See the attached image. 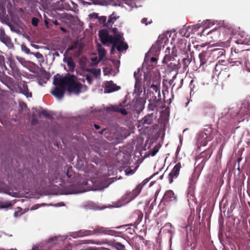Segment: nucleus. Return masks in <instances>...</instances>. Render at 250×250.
<instances>
[{
    "label": "nucleus",
    "mask_w": 250,
    "mask_h": 250,
    "mask_svg": "<svg viewBox=\"0 0 250 250\" xmlns=\"http://www.w3.org/2000/svg\"><path fill=\"white\" fill-rule=\"evenodd\" d=\"M99 37L103 44H112L110 51L111 54L113 53L115 48L120 52L126 50L128 48L127 44L123 42V37L121 35L113 36L109 35L106 30H102L99 32Z\"/></svg>",
    "instance_id": "obj_2"
},
{
    "label": "nucleus",
    "mask_w": 250,
    "mask_h": 250,
    "mask_svg": "<svg viewBox=\"0 0 250 250\" xmlns=\"http://www.w3.org/2000/svg\"><path fill=\"white\" fill-rule=\"evenodd\" d=\"M98 21L99 24L103 25V26L106 27V17L105 16H101L98 18Z\"/></svg>",
    "instance_id": "obj_28"
},
{
    "label": "nucleus",
    "mask_w": 250,
    "mask_h": 250,
    "mask_svg": "<svg viewBox=\"0 0 250 250\" xmlns=\"http://www.w3.org/2000/svg\"><path fill=\"white\" fill-rule=\"evenodd\" d=\"M66 237L65 236H55L53 238H51L48 240L46 243L47 247L50 248L53 247L54 245L60 243L61 242H62L65 240Z\"/></svg>",
    "instance_id": "obj_9"
},
{
    "label": "nucleus",
    "mask_w": 250,
    "mask_h": 250,
    "mask_svg": "<svg viewBox=\"0 0 250 250\" xmlns=\"http://www.w3.org/2000/svg\"><path fill=\"white\" fill-rule=\"evenodd\" d=\"M42 114L46 117L49 116V114L46 110H42Z\"/></svg>",
    "instance_id": "obj_46"
},
{
    "label": "nucleus",
    "mask_w": 250,
    "mask_h": 250,
    "mask_svg": "<svg viewBox=\"0 0 250 250\" xmlns=\"http://www.w3.org/2000/svg\"><path fill=\"white\" fill-rule=\"evenodd\" d=\"M73 48H74V46H70V47H69L68 48V49H67V50H68V51H70V50H72V49H73Z\"/></svg>",
    "instance_id": "obj_52"
},
{
    "label": "nucleus",
    "mask_w": 250,
    "mask_h": 250,
    "mask_svg": "<svg viewBox=\"0 0 250 250\" xmlns=\"http://www.w3.org/2000/svg\"><path fill=\"white\" fill-rule=\"evenodd\" d=\"M16 59L22 65H25L27 63V62L23 58L17 56Z\"/></svg>",
    "instance_id": "obj_34"
},
{
    "label": "nucleus",
    "mask_w": 250,
    "mask_h": 250,
    "mask_svg": "<svg viewBox=\"0 0 250 250\" xmlns=\"http://www.w3.org/2000/svg\"><path fill=\"white\" fill-rule=\"evenodd\" d=\"M195 26V28H196V26H197V28H199V26H197V25H196Z\"/></svg>",
    "instance_id": "obj_63"
},
{
    "label": "nucleus",
    "mask_w": 250,
    "mask_h": 250,
    "mask_svg": "<svg viewBox=\"0 0 250 250\" xmlns=\"http://www.w3.org/2000/svg\"><path fill=\"white\" fill-rule=\"evenodd\" d=\"M219 66H220V65H217H217H216L215 69H217V67H219Z\"/></svg>",
    "instance_id": "obj_58"
},
{
    "label": "nucleus",
    "mask_w": 250,
    "mask_h": 250,
    "mask_svg": "<svg viewBox=\"0 0 250 250\" xmlns=\"http://www.w3.org/2000/svg\"><path fill=\"white\" fill-rule=\"evenodd\" d=\"M245 43H246V44H249L250 43H249V41H248V42L246 41Z\"/></svg>",
    "instance_id": "obj_60"
},
{
    "label": "nucleus",
    "mask_w": 250,
    "mask_h": 250,
    "mask_svg": "<svg viewBox=\"0 0 250 250\" xmlns=\"http://www.w3.org/2000/svg\"><path fill=\"white\" fill-rule=\"evenodd\" d=\"M205 31V30H203V32H202V34L203 35H205V34H204Z\"/></svg>",
    "instance_id": "obj_61"
},
{
    "label": "nucleus",
    "mask_w": 250,
    "mask_h": 250,
    "mask_svg": "<svg viewBox=\"0 0 250 250\" xmlns=\"http://www.w3.org/2000/svg\"><path fill=\"white\" fill-rule=\"evenodd\" d=\"M104 93H111L120 89L119 86H117L112 81H107L103 84Z\"/></svg>",
    "instance_id": "obj_8"
},
{
    "label": "nucleus",
    "mask_w": 250,
    "mask_h": 250,
    "mask_svg": "<svg viewBox=\"0 0 250 250\" xmlns=\"http://www.w3.org/2000/svg\"><path fill=\"white\" fill-rule=\"evenodd\" d=\"M144 100L142 98H136L134 110L139 113L144 109Z\"/></svg>",
    "instance_id": "obj_12"
},
{
    "label": "nucleus",
    "mask_w": 250,
    "mask_h": 250,
    "mask_svg": "<svg viewBox=\"0 0 250 250\" xmlns=\"http://www.w3.org/2000/svg\"><path fill=\"white\" fill-rule=\"evenodd\" d=\"M10 202H0V209L7 208L12 206Z\"/></svg>",
    "instance_id": "obj_30"
},
{
    "label": "nucleus",
    "mask_w": 250,
    "mask_h": 250,
    "mask_svg": "<svg viewBox=\"0 0 250 250\" xmlns=\"http://www.w3.org/2000/svg\"><path fill=\"white\" fill-rule=\"evenodd\" d=\"M117 245L119 246V247L122 249V250H124L125 249V247L124 245H123L122 244H120V243H118L117 244Z\"/></svg>",
    "instance_id": "obj_48"
},
{
    "label": "nucleus",
    "mask_w": 250,
    "mask_h": 250,
    "mask_svg": "<svg viewBox=\"0 0 250 250\" xmlns=\"http://www.w3.org/2000/svg\"><path fill=\"white\" fill-rule=\"evenodd\" d=\"M7 63L11 68V70L17 68L14 61L11 58L7 59Z\"/></svg>",
    "instance_id": "obj_27"
},
{
    "label": "nucleus",
    "mask_w": 250,
    "mask_h": 250,
    "mask_svg": "<svg viewBox=\"0 0 250 250\" xmlns=\"http://www.w3.org/2000/svg\"><path fill=\"white\" fill-rule=\"evenodd\" d=\"M89 17L90 19H92V20L97 19V20H98L99 16H98V14L97 13H92L89 15Z\"/></svg>",
    "instance_id": "obj_37"
},
{
    "label": "nucleus",
    "mask_w": 250,
    "mask_h": 250,
    "mask_svg": "<svg viewBox=\"0 0 250 250\" xmlns=\"http://www.w3.org/2000/svg\"><path fill=\"white\" fill-rule=\"evenodd\" d=\"M63 62L67 63L69 70L73 71L75 67V64L71 58H64Z\"/></svg>",
    "instance_id": "obj_18"
},
{
    "label": "nucleus",
    "mask_w": 250,
    "mask_h": 250,
    "mask_svg": "<svg viewBox=\"0 0 250 250\" xmlns=\"http://www.w3.org/2000/svg\"><path fill=\"white\" fill-rule=\"evenodd\" d=\"M192 187V186H189V188H192V187Z\"/></svg>",
    "instance_id": "obj_62"
},
{
    "label": "nucleus",
    "mask_w": 250,
    "mask_h": 250,
    "mask_svg": "<svg viewBox=\"0 0 250 250\" xmlns=\"http://www.w3.org/2000/svg\"><path fill=\"white\" fill-rule=\"evenodd\" d=\"M125 103H122L119 105H110L106 107L105 109L107 111H113V112H119L123 115H126L127 114L126 111V108H125ZM126 106H128L126 105Z\"/></svg>",
    "instance_id": "obj_6"
},
{
    "label": "nucleus",
    "mask_w": 250,
    "mask_h": 250,
    "mask_svg": "<svg viewBox=\"0 0 250 250\" xmlns=\"http://www.w3.org/2000/svg\"><path fill=\"white\" fill-rule=\"evenodd\" d=\"M210 140L206 133H201L198 138V142L201 146H205Z\"/></svg>",
    "instance_id": "obj_14"
},
{
    "label": "nucleus",
    "mask_w": 250,
    "mask_h": 250,
    "mask_svg": "<svg viewBox=\"0 0 250 250\" xmlns=\"http://www.w3.org/2000/svg\"><path fill=\"white\" fill-rule=\"evenodd\" d=\"M147 19L146 18H144L142 20V23H145L146 25H147L148 23L146 22Z\"/></svg>",
    "instance_id": "obj_47"
},
{
    "label": "nucleus",
    "mask_w": 250,
    "mask_h": 250,
    "mask_svg": "<svg viewBox=\"0 0 250 250\" xmlns=\"http://www.w3.org/2000/svg\"><path fill=\"white\" fill-rule=\"evenodd\" d=\"M22 213L21 212V208L20 207L17 208V210L14 212V217H20Z\"/></svg>",
    "instance_id": "obj_32"
},
{
    "label": "nucleus",
    "mask_w": 250,
    "mask_h": 250,
    "mask_svg": "<svg viewBox=\"0 0 250 250\" xmlns=\"http://www.w3.org/2000/svg\"><path fill=\"white\" fill-rule=\"evenodd\" d=\"M192 82H193V80L191 81L190 84H191V83H192Z\"/></svg>",
    "instance_id": "obj_64"
},
{
    "label": "nucleus",
    "mask_w": 250,
    "mask_h": 250,
    "mask_svg": "<svg viewBox=\"0 0 250 250\" xmlns=\"http://www.w3.org/2000/svg\"><path fill=\"white\" fill-rule=\"evenodd\" d=\"M77 78L74 75H66L62 77L57 74L54 77L53 84L56 86L51 93L58 99H61L65 89L67 88L69 93H74L78 94L85 91L87 87L77 81Z\"/></svg>",
    "instance_id": "obj_1"
},
{
    "label": "nucleus",
    "mask_w": 250,
    "mask_h": 250,
    "mask_svg": "<svg viewBox=\"0 0 250 250\" xmlns=\"http://www.w3.org/2000/svg\"><path fill=\"white\" fill-rule=\"evenodd\" d=\"M97 50L98 51L99 59L100 60L103 59L106 55V51L104 48L100 44H97Z\"/></svg>",
    "instance_id": "obj_17"
},
{
    "label": "nucleus",
    "mask_w": 250,
    "mask_h": 250,
    "mask_svg": "<svg viewBox=\"0 0 250 250\" xmlns=\"http://www.w3.org/2000/svg\"><path fill=\"white\" fill-rule=\"evenodd\" d=\"M61 30L63 32L65 31V29L63 27H61Z\"/></svg>",
    "instance_id": "obj_56"
},
{
    "label": "nucleus",
    "mask_w": 250,
    "mask_h": 250,
    "mask_svg": "<svg viewBox=\"0 0 250 250\" xmlns=\"http://www.w3.org/2000/svg\"><path fill=\"white\" fill-rule=\"evenodd\" d=\"M158 150V148L157 147H155L150 151V154L151 156H154L157 154Z\"/></svg>",
    "instance_id": "obj_39"
},
{
    "label": "nucleus",
    "mask_w": 250,
    "mask_h": 250,
    "mask_svg": "<svg viewBox=\"0 0 250 250\" xmlns=\"http://www.w3.org/2000/svg\"><path fill=\"white\" fill-rule=\"evenodd\" d=\"M166 226H167V227H170L171 228H173V227H172V226L171 224V223H167V225H166Z\"/></svg>",
    "instance_id": "obj_50"
},
{
    "label": "nucleus",
    "mask_w": 250,
    "mask_h": 250,
    "mask_svg": "<svg viewBox=\"0 0 250 250\" xmlns=\"http://www.w3.org/2000/svg\"><path fill=\"white\" fill-rule=\"evenodd\" d=\"M125 175H132L135 172V170L131 169L130 168H126L125 170Z\"/></svg>",
    "instance_id": "obj_36"
},
{
    "label": "nucleus",
    "mask_w": 250,
    "mask_h": 250,
    "mask_svg": "<svg viewBox=\"0 0 250 250\" xmlns=\"http://www.w3.org/2000/svg\"><path fill=\"white\" fill-rule=\"evenodd\" d=\"M90 243L91 244H96V245H101L103 244H106L107 242V240H103L101 242L100 241H94V240H90Z\"/></svg>",
    "instance_id": "obj_33"
},
{
    "label": "nucleus",
    "mask_w": 250,
    "mask_h": 250,
    "mask_svg": "<svg viewBox=\"0 0 250 250\" xmlns=\"http://www.w3.org/2000/svg\"><path fill=\"white\" fill-rule=\"evenodd\" d=\"M91 234V231L86 230H81L74 233L73 237H83Z\"/></svg>",
    "instance_id": "obj_19"
},
{
    "label": "nucleus",
    "mask_w": 250,
    "mask_h": 250,
    "mask_svg": "<svg viewBox=\"0 0 250 250\" xmlns=\"http://www.w3.org/2000/svg\"><path fill=\"white\" fill-rule=\"evenodd\" d=\"M179 34L182 36L186 37H188L190 35L189 32L188 31L187 27H184L179 30Z\"/></svg>",
    "instance_id": "obj_24"
},
{
    "label": "nucleus",
    "mask_w": 250,
    "mask_h": 250,
    "mask_svg": "<svg viewBox=\"0 0 250 250\" xmlns=\"http://www.w3.org/2000/svg\"><path fill=\"white\" fill-rule=\"evenodd\" d=\"M150 61L152 62H156L157 61V59L155 57H152L150 59Z\"/></svg>",
    "instance_id": "obj_49"
},
{
    "label": "nucleus",
    "mask_w": 250,
    "mask_h": 250,
    "mask_svg": "<svg viewBox=\"0 0 250 250\" xmlns=\"http://www.w3.org/2000/svg\"><path fill=\"white\" fill-rule=\"evenodd\" d=\"M199 58L200 61V65H203L207 62V60L205 57V54L201 53L199 55Z\"/></svg>",
    "instance_id": "obj_31"
},
{
    "label": "nucleus",
    "mask_w": 250,
    "mask_h": 250,
    "mask_svg": "<svg viewBox=\"0 0 250 250\" xmlns=\"http://www.w3.org/2000/svg\"><path fill=\"white\" fill-rule=\"evenodd\" d=\"M1 40L8 48H10L13 46V44L8 37L1 38Z\"/></svg>",
    "instance_id": "obj_21"
},
{
    "label": "nucleus",
    "mask_w": 250,
    "mask_h": 250,
    "mask_svg": "<svg viewBox=\"0 0 250 250\" xmlns=\"http://www.w3.org/2000/svg\"><path fill=\"white\" fill-rule=\"evenodd\" d=\"M94 126H95V127L96 128H97V129H99V128H100V126H99V125H97L95 124V125H94Z\"/></svg>",
    "instance_id": "obj_55"
},
{
    "label": "nucleus",
    "mask_w": 250,
    "mask_h": 250,
    "mask_svg": "<svg viewBox=\"0 0 250 250\" xmlns=\"http://www.w3.org/2000/svg\"><path fill=\"white\" fill-rule=\"evenodd\" d=\"M39 22V20L38 19L36 18H33L32 19V24L34 26H36Z\"/></svg>",
    "instance_id": "obj_41"
},
{
    "label": "nucleus",
    "mask_w": 250,
    "mask_h": 250,
    "mask_svg": "<svg viewBox=\"0 0 250 250\" xmlns=\"http://www.w3.org/2000/svg\"><path fill=\"white\" fill-rule=\"evenodd\" d=\"M211 23V24L212 25H213L215 24L214 22H213L212 21H211L210 20H207L205 21V25L207 27H210V25Z\"/></svg>",
    "instance_id": "obj_42"
},
{
    "label": "nucleus",
    "mask_w": 250,
    "mask_h": 250,
    "mask_svg": "<svg viewBox=\"0 0 250 250\" xmlns=\"http://www.w3.org/2000/svg\"><path fill=\"white\" fill-rule=\"evenodd\" d=\"M0 68L3 72L7 70L5 64L4 58L2 56H0Z\"/></svg>",
    "instance_id": "obj_29"
},
{
    "label": "nucleus",
    "mask_w": 250,
    "mask_h": 250,
    "mask_svg": "<svg viewBox=\"0 0 250 250\" xmlns=\"http://www.w3.org/2000/svg\"><path fill=\"white\" fill-rule=\"evenodd\" d=\"M181 168V166L180 163H177L174 167L173 169L169 174V182L170 183L172 182L173 179H175L178 176Z\"/></svg>",
    "instance_id": "obj_10"
},
{
    "label": "nucleus",
    "mask_w": 250,
    "mask_h": 250,
    "mask_svg": "<svg viewBox=\"0 0 250 250\" xmlns=\"http://www.w3.org/2000/svg\"><path fill=\"white\" fill-rule=\"evenodd\" d=\"M150 179V178H146V179H145L142 182V184L141 185H138V186H141V187H142V188L143 187V186H144L146 183H147L148 182Z\"/></svg>",
    "instance_id": "obj_44"
},
{
    "label": "nucleus",
    "mask_w": 250,
    "mask_h": 250,
    "mask_svg": "<svg viewBox=\"0 0 250 250\" xmlns=\"http://www.w3.org/2000/svg\"><path fill=\"white\" fill-rule=\"evenodd\" d=\"M55 206L56 207H58V206H64V204L63 203H59L58 204L55 205Z\"/></svg>",
    "instance_id": "obj_51"
},
{
    "label": "nucleus",
    "mask_w": 250,
    "mask_h": 250,
    "mask_svg": "<svg viewBox=\"0 0 250 250\" xmlns=\"http://www.w3.org/2000/svg\"><path fill=\"white\" fill-rule=\"evenodd\" d=\"M228 70H229V69L228 68H225L224 70L222 71L220 73V75H226L228 77H229L230 74L228 73Z\"/></svg>",
    "instance_id": "obj_40"
},
{
    "label": "nucleus",
    "mask_w": 250,
    "mask_h": 250,
    "mask_svg": "<svg viewBox=\"0 0 250 250\" xmlns=\"http://www.w3.org/2000/svg\"><path fill=\"white\" fill-rule=\"evenodd\" d=\"M45 204H37V205H35L34 206H32L31 208H30V210H36L37 209H38V208H39L41 206H43Z\"/></svg>",
    "instance_id": "obj_43"
},
{
    "label": "nucleus",
    "mask_w": 250,
    "mask_h": 250,
    "mask_svg": "<svg viewBox=\"0 0 250 250\" xmlns=\"http://www.w3.org/2000/svg\"><path fill=\"white\" fill-rule=\"evenodd\" d=\"M154 117L153 114H148L142 120L139 121V125H142L144 127L151 125L153 121Z\"/></svg>",
    "instance_id": "obj_11"
},
{
    "label": "nucleus",
    "mask_w": 250,
    "mask_h": 250,
    "mask_svg": "<svg viewBox=\"0 0 250 250\" xmlns=\"http://www.w3.org/2000/svg\"><path fill=\"white\" fill-rule=\"evenodd\" d=\"M11 75L16 79L19 80L21 79V74L17 68L12 70Z\"/></svg>",
    "instance_id": "obj_22"
},
{
    "label": "nucleus",
    "mask_w": 250,
    "mask_h": 250,
    "mask_svg": "<svg viewBox=\"0 0 250 250\" xmlns=\"http://www.w3.org/2000/svg\"><path fill=\"white\" fill-rule=\"evenodd\" d=\"M21 49L23 52H24L25 53L29 54H30V49L26 46L24 44H21Z\"/></svg>",
    "instance_id": "obj_35"
},
{
    "label": "nucleus",
    "mask_w": 250,
    "mask_h": 250,
    "mask_svg": "<svg viewBox=\"0 0 250 250\" xmlns=\"http://www.w3.org/2000/svg\"><path fill=\"white\" fill-rule=\"evenodd\" d=\"M20 92L25 95L27 98L32 97L31 92H29L27 85L25 83H23L22 86L20 87Z\"/></svg>",
    "instance_id": "obj_15"
},
{
    "label": "nucleus",
    "mask_w": 250,
    "mask_h": 250,
    "mask_svg": "<svg viewBox=\"0 0 250 250\" xmlns=\"http://www.w3.org/2000/svg\"><path fill=\"white\" fill-rule=\"evenodd\" d=\"M164 199L167 202H176L177 196L175 195L172 190H169L165 192Z\"/></svg>",
    "instance_id": "obj_13"
},
{
    "label": "nucleus",
    "mask_w": 250,
    "mask_h": 250,
    "mask_svg": "<svg viewBox=\"0 0 250 250\" xmlns=\"http://www.w3.org/2000/svg\"><path fill=\"white\" fill-rule=\"evenodd\" d=\"M67 177H71V174H69V173L68 172L67 173Z\"/></svg>",
    "instance_id": "obj_57"
},
{
    "label": "nucleus",
    "mask_w": 250,
    "mask_h": 250,
    "mask_svg": "<svg viewBox=\"0 0 250 250\" xmlns=\"http://www.w3.org/2000/svg\"><path fill=\"white\" fill-rule=\"evenodd\" d=\"M32 54H33L39 60H43V59L42 55L40 52L32 53Z\"/></svg>",
    "instance_id": "obj_38"
},
{
    "label": "nucleus",
    "mask_w": 250,
    "mask_h": 250,
    "mask_svg": "<svg viewBox=\"0 0 250 250\" xmlns=\"http://www.w3.org/2000/svg\"><path fill=\"white\" fill-rule=\"evenodd\" d=\"M32 46L36 48V49H38L39 48V46L38 45H36V44H33Z\"/></svg>",
    "instance_id": "obj_53"
},
{
    "label": "nucleus",
    "mask_w": 250,
    "mask_h": 250,
    "mask_svg": "<svg viewBox=\"0 0 250 250\" xmlns=\"http://www.w3.org/2000/svg\"><path fill=\"white\" fill-rule=\"evenodd\" d=\"M139 70L138 72H135L134 76L135 79V83L134 86V92L138 95H140L142 92V78L139 75Z\"/></svg>",
    "instance_id": "obj_7"
},
{
    "label": "nucleus",
    "mask_w": 250,
    "mask_h": 250,
    "mask_svg": "<svg viewBox=\"0 0 250 250\" xmlns=\"http://www.w3.org/2000/svg\"><path fill=\"white\" fill-rule=\"evenodd\" d=\"M167 40V39L165 35H161L158 37L157 43L159 45H161L163 43H165Z\"/></svg>",
    "instance_id": "obj_26"
},
{
    "label": "nucleus",
    "mask_w": 250,
    "mask_h": 250,
    "mask_svg": "<svg viewBox=\"0 0 250 250\" xmlns=\"http://www.w3.org/2000/svg\"><path fill=\"white\" fill-rule=\"evenodd\" d=\"M118 18V17L114 13H113L108 18L106 23V27H111Z\"/></svg>",
    "instance_id": "obj_16"
},
{
    "label": "nucleus",
    "mask_w": 250,
    "mask_h": 250,
    "mask_svg": "<svg viewBox=\"0 0 250 250\" xmlns=\"http://www.w3.org/2000/svg\"><path fill=\"white\" fill-rule=\"evenodd\" d=\"M150 88L158 93V95H160V83L158 82H155V83H152L150 86Z\"/></svg>",
    "instance_id": "obj_23"
},
{
    "label": "nucleus",
    "mask_w": 250,
    "mask_h": 250,
    "mask_svg": "<svg viewBox=\"0 0 250 250\" xmlns=\"http://www.w3.org/2000/svg\"><path fill=\"white\" fill-rule=\"evenodd\" d=\"M177 50L176 48V47H173L172 48V52L171 53L173 54V55L174 56H177Z\"/></svg>",
    "instance_id": "obj_45"
},
{
    "label": "nucleus",
    "mask_w": 250,
    "mask_h": 250,
    "mask_svg": "<svg viewBox=\"0 0 250 250\" xmlns=\"http://www.w3.org/2000/svg\"><path fill=\"white\" fill-rule=\"evenodd\" d=\"M87 61V59L85 58H82L80 60V65L83 70V76L85 77L88 84H91L93 77L98 78L101 75L100 69H88L86 66L83 65L82 63L83 62Z\"/></svg>",
    "instance_id": "obj_4"
},
{
    "label": "nucleus",
    "mask_w": 250,
    "mask_h": 250,
    "mask_svg": "<svg viewBox=\"0 0 250 250\" xmlns=\"http://www.w3.org/2000/svg\"><path fill=\"white\" fill-rule=\"evenodd\" d=\"M89 208H91V209H95V208H94V207H92V206L90 207H89Z\"/></svg>",
    "instance_id": "obj_59"
},
{
    "label": "nucleus",
    "mask_w": 250,
    "mask_h": 250,
    "mask_svg": "<svg viewBox=\"0 0 250 250\" xmlns=\"http://www.w3.org/2000/svg\"><path fill=\"white\" fill-rule=\"evenodd\" d=\"M142 189V187L137 186L136 188L131 191L127 192L121 198L123 204L129 203L135 198L140 193Z\"/></svg>",
    "instance_id": "obj_5"
},
{
    "label": "nucleus",
    "mask_w": 250,
    "mask_h": 250,
    "mask_svg": "<svg viewBox=\"0 0 250 250\" xmlns=\"http://www.w3.org/2000/svg\"><path fill=\"white\" fill-rule=\"evenodd\" d=\"M212 32H217L216 30H213V31H210L209 32H208V34H209V33H211ZM217 33H218V32L217 31Z\"/></svg>",
    "instance_id": "obj_54"
},
{
    "label": "nucleus",
    "mask_w": 250,
    "mask_h": 250,
    "mask_svg": "<svg viewBox=\"0 0 250 250\" xmlns=\"http://www.w3.org/2000/svg\"><path fill=\"white\" fill-rule=\"evenodd\" d=\"M96 182L97 181L87 180L85 182H83L81 185H79L78 188H74L73 187L70 188L65 194H78L89 190H102L107 187L102 183L97 185Z\"/></svg>",
    "instance_id": "obj_3"
},
{
    "label": "nucleus",
    "mask_w": 250,
    "mask_h": 250,
    "mask_svg": "<svg viewBox=\"0 0 250 250\" xmlns=\"http://www.w3.org/2000/svg\"><path fill=\"white\" fill-rule=\"evenodd\" d=\"M91 62H89V61H88L87 60V61H85V62H83L82 64L83 65H84V66H87L88 65H89V64H93V65H96L97 64L98 62H99V61L98 60L97 58H91Z\"/></svg>",
    "instance_id": "obj_25"
},
{
    "label": "nucleus",
    "mask_w": 250,
    "mask_h": 250,
    "mask_svg": "<svg viewBox=\"0 0 250 250\" xmlns=\"http://www.w3.org/2000/svg\"><path fill=\"white\" fill-rule=\"evenodd\" d=\"M93 231L95 234H109V230L104 227H97Z\"/></svg>",
    "instance_id": "obj_20"
}]
</instances>
